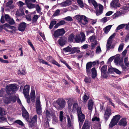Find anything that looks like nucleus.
<instances>
[{
	"instance_id": "nucleus-1",
	"label": "nucleus",
	"mask_w": 129,
	"mask_h": 129,
	"mask_svg": "<svg viewBox=\"0 0 129 129\" xmlns=\"http://www.w3.org/2000/svg\"><path fill=\"white\" fill-rule=\"evenodd\" d=\"M18 90L17 85L15 84H9L6 86V91L8 94L4 98V102L6 103H9L11 101L15 102L17 99V102L20 104L21 101L20 99L16 96H14V94Z\"/></svg>"
},
{
	"instance_id": "nucleus-2",
	"label": "nucleus",
	"mask_w": 129,
	"mask_h": 129,
	"mask_svg": "<svg viewBox=\"0 0 129 129\" xmlns=\"http://www.w3.org/2000/svg\"><path fill=\"white\" fill-rule=\"evenodd\" d=\"M91 3L92 4L95 9L96 15H101L103 12V6L100 4L98 5L97 3L94 0H93Z\"/></svg>"
},
{
	"instance_id": "nucleus-3",
	"label": "nucleus",
	"mask_w": 129,
	"mask_h": 129,
	"mask_svg": "<svg viewBox=\"0 0 129 129\" xmlns=\"http://www.w3.org/2000/svg\"><path fill=\"white\" fill-rule=\"evenodd\" d=\"M76 19L81 25H85L89 21V19L85 16L83 15H77Z\"/></svg>"
},
{
	"instance_id": "nucleus-4",
	"label": "nucleus",
	"mask_w": 129,
	"mask_h": 129,
	"mask_svg": "<svg viewBox=\"0 0 129 129\" xmlns=\"http://www.w3.org/2000/svg\"><path fill=\"white\" fill-rule=\"evenodd\" d=\"M120 118V115H117L113 116L109 124V127H112L116 125Z\"/></svg>"
},
{
	"instance_id": "nucleus-5",
	"label": "nucleus",
	"mask_w": 129,
	"mask_h": 129,
	"mask_svg": "<svg viewBox=\"0 0 129 129\" xmlns=\"http://www.w3.org/2000/svg\"><path fill=\"white\" fill-rule=\"evenodd\" d=\"M36 104L37 112L38 115H41L42 113V109L40 100L39 98L36 99Z\"/></svg>"
},
{
	"instance_id": "nucleus-6",
	"label": "nucleus",
	"mask_w": 129,
	"mask_h": 129,
	"mask_svg": "<svg viewBox=\"0 0 129 129\" xmlns=\"http://www.w3.org/2000/svg\"><path fill=\"white\" fill-rule=\"evenodd\" d=\"M66 32V31L63 28L58 29L56 30L53 35L55 38L62 36Z\"/></svg>"
},
{
	"instance_id": "nucleus-7",
	"label": "nucleus",
	"mask_w": 129,
	"mask_h": 129,
	"mask_svg": "<svg viewBox=\"0 0 129 129\" xmlns=\"http://www.w3.org/2000/svg\"><path fill=\"white\" fill-rule=\"evenodd\" d=\"M78 118L79 120V127L80 128L82 125L83 123L84 120L85 116L84 114L82 113L81 111L77 113Z\"/></svg>"
},
{
	"instance_id": "nucleus-8",
	"label": "nucleus",
	"mask_w": 129,
	"mask_h": 129,
	"mask_svg": "<svg viewBox=\"0 0 129 129\" xmlns=\"http://www.w3.org/2000/svg\"><path fill=\"white\" fill-rule=\"evenodd\" d=\"M56 103L59 105L58 106L56 107L54 105V106L58 109L63 108L65 107L66 104L65 101L63 100H58L56 101Z\"/></svg>"
},
{
	"instance_id": "nucleus-9",
	"label": "nucleus",
	"mask_w": 129,
	"mask_h": 129,
	"mask_svg": "<svg viewBox=\"0 0 129 129\" xmlns=\"http://www.w3.org/2000/svg\"><path fill=\"white\" fill-rule=\"evenodd\" d=\"M89 39L90 42L92 43L91 48L92 49H93L97 44V42L96 40V38L95 37V36L93 35L90 36L89 37Z\"/></svg>"
},
{
	"instance_id": "nucleus-10",
	"label": "nucleus",
	"mask_w": 129,
	"mask_h": 129,
	"mask_svg": "<svg viewBox=\"0 0 129 129\" xmlns=\"http://www.w3.org/2000/svg\"><path fill=\"white\" fill-rule=\"evenodd\" d=\"M111 109L110 108L106 109L104 114V117L106 121L111 114Z\"/></svg>"
},
{
	"instance_id": "nucleus-11",
	"label": "nucleus",
	"mask_w": 129,
	"mask_h": 129,
	"mask_svg": "<svg viewBox=\"0 0 129 129\" xmlns=\"http://www.w3.org/2000/svg\"><path fill=\"white\" fill-rule=\"evenodd\" d=\"M110 5L112 7L116 9L120 6L119 0H112L111 3Z\"/></svg>"
},
{
	"instance_id": "nucleus-12",
	"label": "nucleus",
	"mask_w": 129,
	"mask_h": 129,
	"mask_svg": "<svg viewBox=\"0 0 129 129\" xmlns=\"http://www.w3.org/2000/svg\"><path fill=\"white\" fill-rule=\"evenodd\" d=\"M107 70V66L106 65L103 66L102 68L101 72L102 76L104 78H106L108 77L106 73Z\"/></svg>"
},
{
	"instance_id": "nucleus-13",
	"label": "nucleus",
	"mask_w": 129,
	"mask_h": 129,
	"mask_svg": "<svg viewBox=\"0 0 129 129\" xmlns=\"http://www.w3.org/2000/svg\"><path fill=\"white\" fill-rule=\"evenodd\" d=\"M120 57L117 56L116 57L114 60V62L116 65L120 66L121 67L124 65L123 61L122 60H120Z\"/></svg>"
},
{
	"instance_id": "nucleus-14",
	"label": "nucleus",
	"mask_w": 129,
	"mask_h": 129,
	"mask_svg": "<svg viewBox=\"0 0 129 129\" xmlns=\"http://www.w3.org/2000/svg\"><path fill=\"white\" fill-rule=\"evenodd\" d=\"M0 27L4 29L7 31H8V30L6 29V27L9 29H12L14 31H15L16 30V28L15 27L13 26H10L7 23H6L4 24L1 25L0 26Z\"/></svg>"
},
{
	"instance_id": "nucleus-15",
	"label": "nucleus",
	"mask_w": 129,
	"mask_h": 129,
	"mask_svg": "<svg viewBox=\"0 0 129 129\" xmlns=\"http://www.w3.org/2000/svg\"><path fill=\"white\" fill-rule=\"evenodd\" d=\"M5 18L6 20L10 24L13 25L15 24V22L13 19L11 18L8 15H5Z\"/></svg>"
},
{
	"instance_id": "nucleus-16",
	"label": "nucleus",
	"mask_w": 129,
	"mask_h": 129,
	"mask_svg": "<svg viewBox=\"0 0 129 129\" xmlns=\"http://www.w3.org/2000/svg\"><path fill=\"white\" fill-rule=\"evenodd\" d=\"M76 110L77 113H79L81 111L80 108L79 107L78 104L76 103H74L73 105L72 111L74 112Z\"/></svg>"
},
{
	"instance_id": "nucleus-17",
	"label": "nucleus",
	"mask_w": 129,
	"mask_h": 129,
	"mask_svg": "<svg viewBox=\"0 0 129 129\" xmlns=\"http://www.w3.org/2000/svg\"><path fill=\"white\" fill-rule=\"evenodd\" d=\"M22 116L24 118H25L26 120L29 118V115L28 112L23 107H22Z\"/></svg>"
},
{
	"instance_id": "nucleus-18",
	"label": "nucleus",
	"mask_w": 129,
	"mask_h": 129,
	"mask_svg": "<svg viewBox=\"0 0 129 129\" xmlns=\"http://www.w3.org/2000/svg\"><path fill=\"white\" fill-rule=\"evenodd\" d=\"M29 86L28 85H25L23 90V93L24 96L29 95Z\"/></svg>"
},
{
	"instance_id": "nucleus-19",
	"label": "nucleus",
	"mask_w": 129,
	"mask_h": 129,
	"mask_svg": "<svg viewBox=\"0 0 129 129\" xmlns=\"http://www.w3.org/2000/svg\"><path fill=\"white\" fill-rule=\"evenodd\" d=\"M72 4V1L70 0H66L61 3L58 4V5L62 7H65L70 5Z\"/></svg>"
},
{
	"instance_id": "nucleus-20",
	"label": "nucleus",
	"mask_w": 129,
	"mask_h": 129,
	"mask_svg": "<svg viewBox=\"0 0 129 129\" xmlns=\"http://www.w3.org/2000/svg\"><path fill=\"white\" fill-rule=\"evenodd\" d=\"M26 24L24 22H22L20 24L18 27V29L21 31H24L26 26Z\"/></svg>"
},
{
	"instance_id": "nucleus-21",
	"label": "nucleus",
	"mask_w": 129,
	"mask_h": 129,
	"mask_svg": "<svg viewBox=\"0 0 129 129\" xmlns=\"http://www.w3.org/2000/svg\"><path fill=\"white\" fill-rule=\"evenodd\" d=\"M37 116L36 115H35L32 118L29 125V126H32L34 125L35 123L37 122Z\"/></svg>"
},
{
	"instance_id": "nucleus-22",
	"label": "nucleus",
	"mask_w": 129,
	"mask_h": 129,
	"mask_svg": "<svg viewBox=\"0 0 129 129\" xmlns=\"http://www.w3.org/2000/svg\"><path fill=\"white\" fill-rule=\"evenodd\" d=\"M30 97L31 100L32 102L35 101L36 98L35 91L34 90H32L30 93Z\"/></svg>"
},
{
	"instance_id": "nucleus-23",
	"label": "nucleus",
	"mask_w": 129,
	"mask_h": 129,
	"mask_svg": "<svg viewBox=\"0 0 129 129\" xmlns=\"http://www.w3.org/2000/svg\"><path fill=\"white\" fill-rule=\"evenodd\" d=\"M127 123L126 119L125 118H122L120 120L119 124L120 125L125 126L126 125Z\"/></svg>"
},
{
	"instance_id": "nucleus-24",
	"label": "nucleus",
	"mask_w": 129,
	"mask_h": 129,
	"mask_svg": "<svg viewBox=\"0 0 129 129\" xmlns=\"http://www.w3.org/2000/svg\"><path fill=\"white\" fill-rule=\"evenodd\" d=\"M92 67V64L91 62H89L87 63L86 64V72L87 74L90 73V69Z\"/></svg>"
},
{
	"instance_id": "nucleus-25",
	"label": "nucleus",
	"mask_w": 129,
	"mask_h": 129,
	"mask_svg": "<svg viewBox=\"0 0 129 129\" xmlns=\"http://www.w3.org/2000/svg\"><path fill=\"white\" fill-rule=\"evenodd\" d=\"M93 104V102L91 100H90L88 101V109L91 111L92 109V107Z\"/></svg>"
},
{
	"instance_id": "nucleus-26",
	"label": "nucleus",
	"mask_w": 129,
	"mask_h": 129,
	"mask_svg": "<svg viewBox=\"0 0 129 129\" xmlns=\"http://www.w3.org/2000/svg\"><path fill=\"white\" fill-rule=\"evenodd\" d=\"M74 99L73 98H71L68 100V109L70 110L71 109L72 104L73 102Z\"/></svg>"
},
{
	"instance_id": "nucleus-27",
	"label": "nucleus",
	"mask_w": 129,
	"mask_h": 129,
	"mask_svg": "<svg viewBox=\"0 0 129 129\" xmlns=\"http://www.w3.org/2000/svg\"><path fill=\"white\" fill-rule=\"evenodd\" d=\"M92 73V77L93 78H94L97 75L96 70L95 68H93L91 70Z\"/></svg>"
},
{
	"instance_id": "nucleus-28",
	"label": "nucleus",
	"mask_w": 129,
	"mask_h": 129,
	"mask_svg": "<svg viewBox=\"0 0 129 129\" xmlns=\"http://www.w3.org/2000/svg\"><path fill=\"white\" fill-rule=\"evenodd\" d=\"M14 123L18 124L22 127H24V128H23V129H26V128H25L24 124L21 120H17L15 121Z\"/></svg>"
},
{
	"instance_id": "nucleus-29",
	"label": "nucleus",
	"mask_w": 129,
	"mask_h": 129,
	"mask_svg": "<svg viewBox=\"0 0 129 129\" xmlns=\"http://www.w3.org/2000/svg\"><path fill=\"white\" fill-rule=\"evenodd\" d=\"M58 42L60 45L63 46L66 44L67 41L61 38L58 40Z\"/></svg>"
},
{
	"instance_id": "nucleus-30",
	"label": "nucleus",
	"mask_w": 129,
	"mask_h": 129,
	"mask_svg": "<svg viewBox=\"0 0 129 129\" xmlns=\"http://www.w3.org/2000/svg\"><path fill=\"white\" fill-rule=\"evenodd\" d=\"M105 99L106 100H107V102L109 103V104L113 106V107L115 108L114 106V104L112 102V100L108 97L106 96L105 98Z\"/></svg>"
},
{
	"instance_id": "nucleus-31",
	"label": "nucleus",
	"mask_w": 129,
	"mask_h": 129,
	"mask_svg": "<svg viewBox=\"0 0 129 129\" xmlns=\"http://www.w3.org/2000/svg\"><path fill=\"white\" fill-rule=\"evenodd\" d=\"M67 117L68 120V126L69 127H70L72 125V121H71L68 115H67Z\"/></svg>"
},
{
	"instance_id": "nucleus-32",
	"label": "nucleus",
	"mask_w": 129,
	"mask_h": 129,
	"mask_svg": "<svg viewBox=\"0 0 129 129\" xmlns=\"http://www.w3.org/2000/svg\"><path fill=\"white\" fill-rule=\"evenodd\" d=\"M112 25H109L105 28L104 29V32L106 34L108 33L112 27Z\"/></svg>"
},
{
	"instance_id": "nucleus-33",
	"label": "nucleus",
	"mask_w": 129,
	"mask_h": 129,
	"mask_svg": "<svg viewBox=\"0 0 129 129\" xmlns=\"http://www.w3.org/2000/svg\"><path fill=\"white\" fill-rule=\"evenodd\" d=\"M122 14V12L119 11H117L112 16L113 18H115L121 15Z\"/></svg>"
},
{
	"instance_id": "nucleus-34",
	"label": "nucleus",
	"mask_w": 129,
	"mask_h": 129,
	"mask_svg": "<svg viewBox=\"0 0 129 129\" xmlns=\"http://www.w3.org/2000/svg\"><path fill=\"white\" fill-rule=\"evenodd\" d=\"M6 112L5 110L2 108H0V115L1 116L5 115Z\"/></svg>"
},
{
	"instance_id": "nucleus-35",
	"label": "nucleus",
	"mask_w": 129,
	"mask_h": 129,
	"mask_svg": "<svg viewBox=\"0 0 129 129\" xmlns=\"http://www.w3.org/2000/svg\"><path fill=\"white\" fill-rule=\"evenodd\" d=\"M111 70H113L114 72L117 74H119L121 73V72L118 69L114 68H110L108 69V73L110 72Z\"/></svg>"
},
{
	"instance_id": "nucleus-36",
	"label": "nucleus",
	"mask_w": 129,
	"mask_h": 129,
	"mask_svg": "<svg viewBox=\"0 0 129 129\" xmlns=\"http://www.w3.org/2000/svg\"><path fill=\"white\" fill-rule=\"evenodd\" d=\"M125 24H122L118 25L115 30L116 32H117L118 30L123 28L125 26Z\"/></svg>"
},
{
	"instance_id": "nucleus-37",
	"label": "nucleus",
	"mask_w": 129,
	"mask_h": 129,
	"mask_svg": "<svg viewBox=\"0 0 129 129\" xmlns=\"http://www.w3.org/2000/svg\"><path fill=\"white\" fill-rule=\"evenodd\" d=\"M39 17L37 15H35L33 17L32 21V23H34L36 22L38 18Z\"/></svg>"
},
{
	"instance_id": "nucleus-38",
	"label": "nucleus",
	"mask_w": 129,
	"mask_h": 129,
	"mask_svg": "<svg viewBox=\"0 0 129 129\" xmlns=\"http://www.w3.org/2000/svg\"><path fill=\"white\" fill-rule=\"evenodd\" d=\"M71 50V47L69 46H67V47L64 48L63 50V51L64 52H70Z\"/></svg>"
},
{
	"instance_id": "nucleus-39",
	"label": "nucleus",
	"mask_w": 129,
	"mask_h": 129,
	"mask_svg": "<svg viewBox=\"0 0 129 129\" xmlns=\"http://www.w3.org/2000/svg\"><path fill=\"white\" fill-rule=\"evenodd\" d=\"M32 14L31 13H29V14H26L25 18L28 21H31V15Z\"/></svg>"
},
{
	"instance_id": "nucleus-40",
	"label": "nucleus",
	"mask_w": 129,
	"mask_h": 129,
	"mask_svg": "<svg viewBox=\"0 0 129 129\" xmlns=\"http://www.w3.org/2000/svg\"><path fill=\"white\" fill-rule=\"evenodd\" d=\"M90 125L88 122H85L82 127V129H89Z\"/></svg>"
},
{
	"instance_id": "nucleus-41",
	"label": "nucleus",
	"mask_w": 129,
	"mask_h": 129,
	"mask_svg": "<svg viewBox=\"0 0 129 129\" xmlns=\"http://www.w3.org/2000/svg\"><path fill=\"white\" fill-rule=\"evenodd\" d=\"M27 7L29 9L35 8L36 7V4H34L30 3L26 5Z\"/></svg>"
},
{
	"instance_id": "nucleus-42",
	"label": "nucleus",
	"mask_w": 129,
	"mask_h": 129,
	"mask_svg": "<svg viewBox=\"0 0 129 129\" xmlns=\"http://www.w3.org/2000/svg\"><path fill=\"white\" fill-rule=\"evenodd\" d=\"M77 3L79 6L81 8H83L84 6L83 4V1L82 0H77Z\"/></svg>"
},
{
	"instance_id": "nucleus-43",
	"label": "nucleus",
	"mask_w": 129,
	"mask_h": 129,
	"mask_svg": "<svg viewBox=\"0 0 129 129\" xmlns=\"http://www.w3.org/2000/svg\"><path fill=\"white\" fill-rule=\"evenodd\" d=\"M124 45V44L123 43H121L120 44L118 48V52H121L122 51Z\"/></svg>"
},
{
	"instance_id": "nucleus-44",
	"label": "nucleus",
	"mask_w": 129,
	"mask_h": 129,
	"mask_svg": "<svg viewBox=\"0 0 129 129\" xmlns=\"http://www.w3.org/2000/svg\"><path fill=\"white\" fill-rule=\"evenodd\" d=\"M112 43V42L111 41H108L107 44L106 45L107 51L109 49Z\"/></svg>"
},
{
	"instance_id": "nucleus-45",
	"label": "nucleus",
	"mask_w": 129,
	"mask_h": 129,
	"mask_svg": "<svg viewBox=\"0 0 129 129\" xmlns=\"http://www.w3.org/2000/svg\"><path fill=\"white\" fill-rule=\"evenodd\" d=\"M56 23V21L55 20L52 21L50 23L49 26V28L50 29L52 28L53 26Z\"/></svg>"
},
{
	"instance_id": "nucleus-46",
	"label": "nucleus",
	"mask_w": 129,
	"mask_h": 129,
	"mask_svg": "<svg viewBox=\"0 0 129 129\" xmlns=\"http://www.w3.org/2000/svg\"><path fill=\"white\" fill-rule=\"evenodd\" d=\"M75 40L77 43H79L81 41V39L79 35H76L75 38Z\"/></svg>"
},
{
	"instance_id": "nucleus-47",
	"label": "nucleus",
	"mask_w": 129,
	"mask_h": 129,
	"mask_svg": "<svg viewBox=\"0 0 129 129\" xmlns=\"http://www.w3.org/2000/svg\"><path fill=\"white\" fill-rule=\"evenodd\" d=\"M18 73L19 74H24L25 73V70L22 68H20L18 71Z\"/></svg>"
},
{
	"instance_id": "nucleus-48",
	"label": "nucleus",
	"mask_w": 129,
	"mask_h": 129,
	"mask_svg": "<svg viewBox=\"0 0 129 129\" xmlns=\"http://www.w3.org/2000/svg\"><path fill=\"white\" fill-rule=\"evenodd\" d=\"M75 36L72 34H70L69 37V40L70 41H73L74 39Z\"/></svg>"
},
{
	"instance_id": "nucleus-49",
	"label": "nucleus",
	"mask_w": 129,
	"mask_h": 129,
	"mask_svg": "<svg viewBox=\"0 0 129 129\" xmlns=\"http://www.w3.org/2000/svg\"><path fill=\"white\" fill-rule=\"evenodd\" d=\"M63 112L62 111H60L59 114L60 120L61 121H62L63 120Z\"/></svg>"
},
{
	"instance_id": "nucleus-50",
	"label": "nucleus",
	"mask_w": 129,
	"mask_h": 129,
	"mask_svg": "<svg viewBox=\"0 0 129 129\" xmlns=\"http://www.w3.org/2000/svg\"><path fill=\"white\" fill-rule=\"evenodd\" d=\"M85 82L87 83H89L91 82V79L90 78L85 77L84 80Z\"/></svg>"
},
{
	"instance_id": "nucleus-51",
	"label": "nucleus",
	"mask_w": 129,
	"mask_h": 129,
	"mask_svg": "<svg viewBox=\"0 0 129 129\" xmlns=\"http://www.w3.org/2000/svg\"><path fill=\"white\" fill-rule=\"evenodd\" d=\"M97 19H89V21H90L92 25H93L95 24L97 22Z\"/></svg>"
},
{
	"instance_id": "nucleus-52",
	"label": "nucleus",
	"mask_w": 129,
	"mask_h": 129,
	"mask_svg": "<svg viewBox=\"0 0 129 129\" xmlns=\"http://www.w3.org/2000/svg\"><path fill=\"white\" fill-rule=\"evenodd\" d=\"M117 102V103L121 105H122L123 106H124L125 108H127L128 107V106L125 104H124L122 102H121L119 100H118Z\"/></svg>"
},
{
	"instance_id": "nucleus-53",
	"label": "nucleus",
	"mask_w": 129,
	"mask_h": 129,
	"mask_svg": "<svg viewBox=\"0 0 129 129\" xmlns=\"http://www.w3.org/2000/svg\"><path fill=\"white\" fill-rule=\"evenodd\" d=\"M92 121H97L99 122L100 120L99 118L94 116L92 119Z\"/></svg>"
},
{
	"instance_id": "nucleus-54",
	"label": "nucleus",
	"mask_w": 129,
	"mask_h": 129,
	"mask_svg": "<svg viewBox=\"0 0 129 129\" xmlns=\"http://www.w3.org/2000/svg\"><path fill=\"white\" fill-rule=\"evenodd\" d=\"M5 89L2 88L0 91V97H2L5 93Z\"/></svg>"
},
{
	"instance_id": "nucleus-55",
	"label": "nucleus",
	"mask_w": 129,
	"mask_h": 129,
	"mask_svg": "<svg viewBox=\"0 0 129 129\" xmlns=\"http://www.w3.org/2000/svg\"><path fill=\"white\" fill-rule=\"evenodd\" d=\"M7 120L6 118L4 117H0V123H1L6 122Z\"/></svg>"
},
{
	"instance_id": "nucleus-56",
	"label": "nucleus",
	"mask_w": 129,
	"mask_h": 129,
	"mask_svg": "<svg viewBox=\"0 0 129 129\" xmlns=\"http://www.w3.org/2000/svg\"><path fill=\"white\" fill-rule=\"evenodd\" d=\"M101 52V50L100 46H98L96 48V53L97 54H99Z\"/></svg>"
},
{
	"instance_id": "nucleus-57",
	"label": "nucleus",
	"mask_w": 129,
	"mask_h": 129,
	"mask_svg": "<svg viewBox=\"0 0 129 129\" xmlns=\"http://www.w3.org/2000/svg\"><path fill=\"white\" fill-rule=\"evenodd\" d=\"M80 34L82 38L81 42H83L85 40V36L84 34L83 33H81Z\"/></svg>"
},
{
	"instance_id": "nucleus-58",
	"label": "nucleus",
	"mask_w": 129,
	"mask_h": 129,
	"mask_svg": "<svg viewBox=\"0 0 129 129\" xmlns=\"http://www.w3.org/2000/svg\"><path fill=\"white\" fill-rule=\"evenodd\" d=\"M39 62L40 63H43L44 64H45L48 66H50V65H49L47 62L42 59H39Z\"/></svg>"
},
{
	"instance_id": "nucleus-59",
	"label": "nucleus",
	"mask_w": 129,
	"mask_h": 129,
	"mask_svg": "<svg viewBox=\"0 0 129 129\" xmlns=\"http://www.w3.org/2000/svg\"><path fill=\"white\" fill-rule=\"evenodd\" d=\"M24 97L26 99L27 103H30V101L29 95L24 96Z\"/></svg>"
},
{
	"instance_id": "nucleus-60",
	"label": "nucleus",
	"mask_w": 129,
	"mask_h": 129,
	"mask_svg": "<svg viewBox=\"0 0 129 129\" xmlns=\"http://www.w3.org/2000/svg\"><path fill=\"white\" fill-rule=\"evenodd\" d=\"M60 10L59 9L57 10L53 14V16H58L59 15V13L60 12Z\"/></svg>"
},
{
	"instance_id": "nucleus-61",
	"label": "nucleus",
	"mask_w": 129,
	"mask_h": 129,
	"mask_svg": "<svg viewBox=\"0 0 129 129\" xmlns=\"http://www.w3.org/2000/svg\"><path fill=\"white\" fill-rule=\"evenodd\" d=\"M77 48L74 47L72 48H71V53H75L77 51Z\"/></svg>"
},
{
	"instance_id": "nucleus-62",
	"label": "nucleus",
	"mask_w": 129,
	"mask_h": 129,
	"mask_svg": "<svg viewBox=\"0 0 129 129\" xmlns=\"http://www.w3.org/2000/svg\"><path fill=\"white\" fill-rule=\"evenodd\" d=\"M36 10L38 13H40L41 11V8L39 5L37 4L36 6Z\"/></svg>"
},
{
	"instance_id": "nucleus-63",
	"label": "nucleus",
	"mask_w": 129,
	"mask_h": 129,
	"mask_svg": "<svg viewBox=\"0 0 129 129\" xmlns=\"http://www.w3.org/2000/svg\"><path fill=\"white\" fill-rule=\"evenodd\" d=\"M46 117L48 119L50 117V114L48 110H46L45 112Z\"/></svg>"
},
{
	"instance_id": "nucleus-64",
	"label": "nucleus",
	"mask_w": 129,
	"mask_h": 129,
	"mask_svg": "<svg viewBox=\"0 0 129 129\" xmlns=\"http://www.w3.org/2000/svg\"><path fill=\"white\" fill-rule=\"evenodd\" d=\"M88 99L89 97L88 96H87L86 94H85L83 97V101L84 102H87V100Z\"/></svg>"
}]
</instances>
